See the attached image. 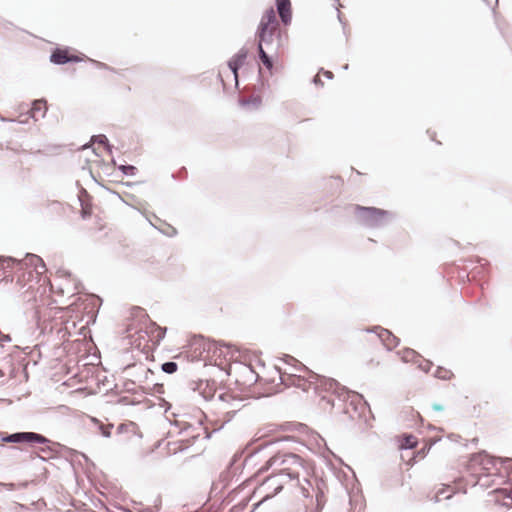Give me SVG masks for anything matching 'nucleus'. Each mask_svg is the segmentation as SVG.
Returning <instances> with one entry per match:
<instances>
[{"label":"nucleus","instance_id":"7c9ffc66","mask_svg":"<svg viewBox=\"0 0 512 512\" xmlns=\"http://www.w3.org/2000/svg\"><path fill=\"white\" fill-rule=\"evenodd\" d=\"M124 169L134 170V167L133 166H128V167H124Z\"/></svg>","mask_w":512,"mask_h":512},{"label":"nucleus","instance_id":"4468645a","mask_svg":"<svg viewBox=\"0 0 512 512\" xmlns=\"http://www.w3.org/2000/svg\"><path fill=\"white\" fill-rule=\"evenodd\" d=\"M248 52L244 49L240 50L236 55H234L228 62V68L233 73L235 79L237 80L238 74L237 71L239 67H241L246 58H247Z\"/></svg>","mask_w":512,"mask_h":512},{"label":"nucleus","instance_id":"ddd939ff","mask_svg":"<svg viewBox=\"0 0 512 512\" xmlns=\"http://www.w3.org/2000/svg\"><path fill=\"white\" fill-rule=\"evenodd\" d=\"M277 11L284 25H288L292 19L290 0H276Z\"/></svg>","mask_w":512,"mask_h":512},{"label":"nucleus","instance_id":"dca6fc26","mask_svg":"<svg viewBox=\"0 0 512 512\" xmlns=\"http://www.w3.org/2000/svg\"><path fill=\"white\" fill-rule=\"evenodd\" d=\"M47 110L46 102L42 100H37L33 103L32 109H31V116L38 120L39 117H43L45 115V112Z\"/></svg>","mask_w":512,"mask_h":512},{"label":"nucleus","instance_id":"2eb2a0df","mask_svg":"<svg viewBox=\"0 0 512 512\" xmlns=\"http://www.w3.org/2000/svg\"><path fill=\"white\" fill-rule=\"evenodd\" d=\"M399 449H412L417 445V439L413 435H403L398 438Z\"/></svg>","mask_w":512,"mask_h":512},{"label":"nucleus","instance_id":"1a4fd4ad","mask_svg":"<svg viewBox=\"0 0 512 512\" xmlns=\"http://www.w3.org/2000/svg\"><path fill=\"white\" fill-rule=\"evenodd\" d=\"M372 345H377L379 342H383V344L388 348L392 349L398 345V338H396L392 333L386 329H379V332L368 339Z\"/></svg>","mask_w":512,"mask_h":512},{"label":"nucleus","instance_id":"2f4dec72","mask_svg":"<svg viewBox=\"0 0 512 512\" xmlns=\"http://www.w3.org/2000/svg\"><path fill=\"white\" fill-rule=\"evenodd\" d=\"M70 276H71V275H70L69 273H67V272H66V274H65L66 280H67L68 278H70Z\"/></svg>","mask_w":512,"mask_h":512},{"label":"nucleus","instance_id":"b1692460","mask_svg":"<svg viewBox=\"0 0 512 512\" xmlns=\"http://www.w3.org/2000/svg\"><path fill=\"white\" fill-rule=\"evenodd\" d=\"M112 428H113L112 425H107V426L102 425L100 427L102 435L105 437H110Z\"/></svg>","mask_w":512,"mask_h":512},{"label":"nucleus","instance_id":"f257e3e1","mask_svg":"<svg viewBox=\"0 0 512 512\" xmlns=\"http://www.w3.org/2000/svg\"><path fill=\"white\" fill-rule=\"evenodd\" d=\"M73 302L66 306V335L74 339H66L71 344L67 352L77 354L81 350H86L88 342L86 341L89 320L94 316V302L88 295H73Z\"/></svg>","mask_w":512,"mask_h":512},{"label":"nucleus","instance_id":"bb28decb","mask_svg":"<svg viewBox=\"0 0 512 512\" xmlns=\"http://www.w3.org/2000/svg\"><path fill=\"white\" fill-rule=\"evenodd\" d=\"M65 59H66V63L67 62H70V61H80L82 60V58L78 57V56H72L68 53V51L66 50V56H65Z\"/></svg>","mask_w":512,"mask_h":512},{"label":"nucleus","instance_id":"393cba45","mask_svg":"<svg viewBox=\"0 0 512 512\" xmlns=\"http://www.w3.org/2000/svg\"><path fill=\"white\" fill-rule=\"evenodd\" d=\"M77 394H81V395H84V396L88 395V393H87V391H86V388H84V387H80V388H78V389L71 390V391L69 392V395H70V396H75V395H77Z\"/></svg>","mask_w":512,"mask_h":512},{"label":"nucleus","instance_id":"6e6552de","mask_svg":"<svg viewBox=\"0 0 512 512\" xmlns=\"http://www.w3.org/2000/svg\"><path fill=\"white\" fill-rule=\"evenodd\" d=\"M356 211L361 220L368 225H374L387 216V211L375 207L357 206Z\"/></svg>","mask_w":512,"mask_h":512},{"label":"nucleus","instance_id":"7ed1b4c3","mask_svg":"<svg viewBox=\"0 0 512 512\" xmlns=\"http://www.w3.org/2000/svg\"><path fill=\"white\" fill-rule=\"evenodd\" d=\"M256 37L260 61L272 73L274 63L278 62L283 45L279 22L273 8L267 9L262 15Z\"/></svg>","mask_w":512,"mask_h":512},{"label":"nucleus","instance_id":"f03ea898","mask_svg":"<svg viewBox=\"0 0 512 512\" xmlns=\"http://www.w3.org/2000/svg\"><path fill=\"white\" fill-rule=\"evenodd\" d=\"M272 467H276L283 478L295 481L304 497H310L309 489L304 483L310 486V478L314 475L315 465L312 460L294 453L278 452L266 461L258 473L266 472Z\"/></svg>","mask_w":512,"mask_h":512},{"label":"nucleus","instance_id":"aec40b11","mask_svg":"<svg viewBox=\"0 0 512 512\" xmlns=\"http://www.w3.org/2000/svg\"><path fill=\"white\" fill-rule=\"evenodd\" d=\"M241 105L257 109L261 105V99L259 97H253L247 101H241Z\"/></svg>","mask_w":512,"mask_h":512},{"label":"nucleus","instance_id":"6ab92c4d","mask_svg":"<svg viewBox=\"0 0 512 512\" xmlns=\"http://www.w3.org/2000/svg\"><path fill=\"white\" fill-rule=\"evenodd\" d=\"M16 259L13 258H0V269H14L15 268Z\"/></svg>","mask_w":512,"mask_h":512},{"label":"nucleus","instance_id":"412c9836","mask_svg":"<svg viewBox=\"0 0 512 512\" xmlns=\"http://www.w3.org/2000/svg\"><path fill=\"white\" fill-rule=\"evenodd\" d=\"M51 61L56 64H63L64 63V51L57 49L52 55H51Z\"/></svg>","mask_w":512,"mask_h":512},{"label":"nucleus","instance_id":"c756f323","mask_svg":"<svg viewBox=\"0 0 512 512\" xmlns=\"http://www.w3.org/2000/svg\"><path fill=\"white\" fill-rule=\"evenodd\" d=\"M314 82L316 84L320 83L321 82V79H320V73H318L315 77H314Z\"/></svg>","mask_w":512,"mask_h":512},{"label":"nucleus","instance_id":"423d86ee","mask_svg":"<svg viewBox=\"0 0 512 512\" xmlns=\"http://www.w3.org/2000/svg\"><path fill=\"white\" fill-rule=\"evenodd\" d=\"M467 468L475 477L486 476L495 470V460L485 453H478L470 458Z\"/></svg>","mask_w":512,"mask_h":512},{"label":"nucleus","instance_id":"39448f33","mask_svg":"<svg viewBox=\"0 0 512 512\" xmlns=\"http://www.w3.org/2000/svg\"><path fill=\"white\" fill-rule=\"evenodd\" d=\"M291 382L294 386L302 389L303 391H308L311 388L317 387L319 383H323L328 390H331L339 398L346 399L350 394L345 387L340 386L336 381L331 379H321L314 373H309L308 378L294 375L291 377Z\"/></svg>","mask_w":512,"mask_h":512},{"label":"nucleus","instance_id":"a878e982","mask_svg":"<svg viewBox=\"0 0 512 512\" xmlns=\"http://www.w3.org/2000/svg\"><path fill=\"white\" fill-rule=\"evenodd\" d=\"M415 352L413 350H405L403 351V359L408 360V358H414Z\"/></svg>","mask_w":512,"mask_h":512},{"label":"nucleus","instance_id":"0eeeda50","mask_svg":"<svg viewBox=\"0 0 512 512\" xmlns=\"http://www.w3.org/2000/svg\"><path fill=\"white\" fill-rule=\"evenodd\" d=\"M285 484L286 481H284V478L280 473L274 474L268 476L261 485L255 489L254 493L262 495V499L266 500L277 495L283 489Z\"/></svg>","mask_w":512,"mask_h":512},{"label":"nucleus","instance_id":"20e7f679","mask_svg":"<svg viewBox=\"0 0 512 512\" xmlns=\"http://www.w3.org/2000/svg\"><path fill=\"white\" fill-rule=\"evenodd\" d=\"M14 269L21 286L39 282L47 270L42 258L35 254H27L24 259L16 260Z\"/></svg>","mask_w":512,"mask_h":512},{"label":"nucleus","instance_id":"5701e85b","mask_svg":"<svg viewBox=\"0 0 512 512\" xmlns=\"http://www.w3.org/2000/svg\"><path fill=\"white\" fill-rule=\"evenodd\" d=\"M177 367L175 362H166L162 365L163 371L169 374L176 372Z\"/></svg>","mask_w":512,"mask_h":512},{"label":"nucleus","instance_id":"4be33fe9","mask_svg":"<svg viewBox=\"0 0 512 512\" xmlns=\"http://www.w3.org/2000/svg\"><path fill=\"white\" fill-rule=\"evenodd\" d=\"M365 364L370 367L374 368L377 367L380 364V357L378 354H376L374 357H370L365 359Z\"/></svg>","mask_w":512,"mask_h":512},{"label":"nucleus","instance_id":"a211bd4d","mask_svg":"<svg viewBox=\"0 0 512 512\" xmlns=\"http://www.w3.org/2000/svg\"><path fill=\"white\" fill-rule=\"evenodd\" d=\"M495 495L497 497V499L499 498H507L510 500V503H505L506 505H511L512 504V489H500V490H496L495 492Z\"/></svg>","mask_w":512,"mask_h":512},{"label":"nucleus","instance_id":"9d476101","mask_svg":"<svg viewBox=\"0 0 512 512\" xmlns=\"http://www.w3.org/2000/svg\"><path fill=\"white\" fill-rule=\"evenodd\" d=\"M6 442L19 443V442H27V443H43L45 438L37 433L33 432H22L15 433L9 435L8 437L3 439Z\"/></svg>","mask_w":512,"mask_h":512},{"label":"nucleus","instance_id":"f8f14e48","mask_svg":"<svg viewBox=\"0 0 512 512\" xmlns=\"http://www.w3.org/2000/svg\"><path fill=\"white\" fill-rule=\"evenodd\" d=\"M145 333L149 336L152 345L156 346L165 337L166 328H162L155 322L148 320L145 324Z\"/></svg>","mask_w":512,"mask_h":512},{"label":"nucleus","instance_id":"cd10ccee","mask_svg":"<svg viewBox=\"0 0 512 512\" xmlns=\"http://www.w3.org/2000/svg\"><path fill=\"white\" fill-rule=\"evenodd\" d=\"M322 74L328 78V79H332L333 78V73L330 72V71H323Z\"/></svg>","mask_w":512,"mask_h":512},{"label":"nucleus","instance_id":"c85d7f7f","mask_svg":"<svg viewBox=\"0 0 512 512\" xmlns=\"http://www.w3.org/2000/svg\"><path fill=\"white\" fill-rule=\"evenodd\" d=\"M235 409V402H231L228 406V409H225L224 411L228 414V410Z\"/></svg>","mask_w":512,"mask_h":512},{"label":"nucleus","instance_id":"9b49d317","mask_svg":"<svg viewBox=\"0 0 512 512\" xmlns=\"http://www.w3.org/2000/svg\"><path fill=\"white\" fill-rule=\"evenodd\" d=\"M219 400L221 402V409L224 411L225 409H228V406L231 402H235V409L228 410V414H235L237 411H240L243 407V400L237 396L234 395L231 392H225L219 395Z\"/></svg>","mask_w":512,"mask_h":512},{"label":"nucleus","instance_id":"f3484780","mask_svg":"<svg viewBox=\"0 0 512 512\" xmlns=\"http://www.w3.org/2000/svg\"><path fill=\"white\" fill-rule=\"evenodd\" d=\"M137 426L134 423L121 424L118 427V433L121 435L122 441H128L129 437L126 434L136 435Z\"/></svg>","mask_w":512,"mask_h":512}]
</instances>
